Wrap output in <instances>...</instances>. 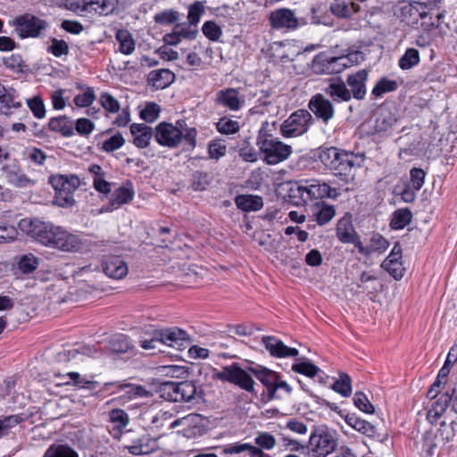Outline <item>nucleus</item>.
I'll use <instances>...</instances> for the list:
<instances>
[{
    "mask_svg": "<svg viewBox=\"0 0 457 457\" xmlns=\"http://www.w3.org/2000/svg\"><path fill=\"white\" fill-rule=\"evenodd\" d=\"M312 123V114L306 110L299 109L282 122L280 133L285 138L297 137L305 134Z\"/></svg>",
    "mask_w": 457,
    "mask_h": 457,
    "instance_id": "7",
    "label": "nucleus"
},
{
    "mask_svg": "<svg viewBox=\"0 0 457 457\" xmlns=\"http://www.w3.org/2000/svg\"><path fill=\"white\" fill-rule=\"evenodd\" d=\"M109 384H106L108 386ZM111 386H115L116 389L113 391L116 394H120V397L126 400H133L137 398H145L151 396V393L141 385H135L130 383H112Z\"/></svg>",
    "mask_w": 457,
    "mask_h": 457,
    "instance_id": "23",
    "label": "nucleus"
},
{
    "mask_svg": "<svg viewBox=\"0 0 457 457\" xmlns=\"http://www.w3.org/2000/svg\"><path fill=\"white\" fill-rule=\"evenodd\" d=\"M248 370L267 387L268 393L276 383L278 375L277 372L261 365L248 367Z\"/></svg>",
    "mask_w": 457,
    "mask_h": 457,
    "instance_id": "34",
    "label": "nucleus"
},
{
    "mask_svg": "<svg viewBox=\"0 0 457 457\" xmlns=\"http://www.w3.org/2000/svg\"><path fill=\"white\" fill-rule=\"evenodd\" d=\"M276 121L262 123L257 136L256 144L262 160L269 165H275L289 158L292 147L273 136Z\"/></svg>",
    "mask_w": 457,
    "mask_h": 457,
    "instance_id": "3",
    "label": "nucleus"
},
{
    "mask_svg": "<svg viewBox=\"0 0 457 457\" xmlns=\"http://www.w3.org/2000/svg\"><path fill=\"white\" fill-rule=\"evenodd\" d=\"M181 381H167L160 386L159 393L162 398L169 402L181 403Z\"/></svg>",
    "mask_w": 457,
    "mask_h": 457,
    "instance_id": "36",
    "label": "nucleus"
},
{
    "mask_svg": "<svg viewBox=\"0 0 457 457\" xmlns=\"http://www.w3.org/2000/svg\"><path fill=\"white\" fill-rule=\"evenodd\" d=\"M49 183L55 191L54 203L62 208L71 207L75 204L74 193L80 185L76 175H52Z\"/></svg>",
    "mask_w": 457,
    "mask_h": 457,
    "instance_id": "5",
    "label": "nucleus"
},
{
    "mask_svg": "<svg viewBox=\"0 0 457 457\" xmlns=\"http://www.w3.org/2000/svg\"><path fill=\"white\" fill-rule=\"evenodd\" d=\"M115 38L119 43V51L121 54L129 55L135 51V40L132 34L128 29H118L115 34Z\"/></svg>",
    "mask_w": 457,
    "mask_h": 457,
    "instance_id": "39",
    "label": "nucleus"
},
{
    "mask_svg": "<svg viewBox=\"0 0 457 457\" xmlns=\"http://www.w3.org/2000/svg\"><path fill=\"white\" fill-rule=\"evenodd\" d=\"M130 132L134 137V145L138 148L148 146L154 137V129L144 123H133L130 126Z\"/></svg>",
    "mask_w": 457,
    "mask_h": 457,
    "instance_id": "28",
    "label": "nucleus"
},
{
    "mask_svg": "<svg viewBox=\"0 0 457 457\" xmlns=\"http://www.w3.org/2000/svg\"><path fill=\"white\" fill-rule=\"evenodd\" d=\"M103 271L106 276L114 279H121L128 273L126 262L119 256H105L102 262Z\"/></svg>",
    "mask_w": 457,
    "mask_h": 457,
    "instance_id": "21",
    "label": "nucleus"
},
{
    "mask_svg": "<svg viewBox=\"0 0 457 457\" xmlns=\"http://www.w3.org/2000/svg\"><path fill=\"white\" fill-rule=\"evenodd\" d=\"M29 225L28 233L41 245L63 252H78L83 246L79 236L51 222L34 220H21V226Z\"/></svg>",
    "mask_w": 457,
    "mask_h": 457,
    "instance_id": "1",
    "label": "nucleus"
},
{
    "mask_svg": "<svg viewBox=\"0 0 457 457\" xmlns=\"http://www.w3.org/2000/svg\"><path fill=\"white\" fill-rule=\"evenodd\" d=\"M48 128L50 130L59 132L64 137H71L74 134L72 123L65 116L51 118Z\"/></svg>",
    "mask_w": 457,
    "mask_h": 457,
    "instance_id": "41",
    "label": "nucleus"
},
{
    "mask_svg": "<svg viewBox=\"0 0 457 457\" xmlns=\"http://www.w3.org/2000/svg\"><path fill=\"white\" fill-rule=\"evenodd\" d=\"M312 69L318 74H333L330 57L324 54H319L314 57Z\"/></svg>",
    "mask_w": 457,
    "mask_h": 457,
    "instance_id": "47",
    "label": "nucleus"
},
{
    "mask_svg": "<svg viewBox=\"0 0 457 457\" xmlns=\"http://www.w3.org/2000/svg\"><path fill=\"white\" fill-rule=\"evenodd\" d=\"M269 20L270 26L275 29L294 30L299 26L295 12L287 8H280L271 12Z\"/></svg>",
    "mask_w": 457,
    "mask_h": 457,
    "instance_id": "14",
    "label": "nucleus"
},
{
    "mask_svg": "<svg viewBox=\"0 0 457 457\" xmlns=\"http://www.w3.org/2000/svg\"><path fill=\"white\" fill-rule=\"evenodd\" d=\"M204 35L212 41H218L222 35V30L214 21H208L203 24Z\"/></svg>",
    "mask_w": 457,
    "mask_h": 457,
    "instance_id": "60",
    "label": "nucleus"
},
{
    "mask_svg": "<svg viewBox=\"0 0 457 457\" xmlns=\"http://www.w3.org/2000/svg\"><path fill=\"white\" fill-rule=\"evenodd\" d=\"M337 237L344 244H353L356 248L361 238L354 230L349 217H343L337 225Z\"/></svg>",
    "mask_w": 457,
    "mask_h": 457,
    "instance_id": "22",
    "label": "nucleus"
},
{
    "mask_svg": "<svg viewBox=\"0 0 457 457\" xmlns=\"http://www.w3.org/2000/svg\"><path fill=\"white\" fill-rule=\"evenodd\" d=\"M213 377L222 381L230 382L247 392L254 391L255 382L249 370H243L237 363L223 367L221 370L215 371Z\"/></svg>",
    "mask_w": 457,
    "mask_h": 457,
    "instance_id": "8",
    "label": "nucleus"
},
{
    "mask_svg": "<svg viewBox=\"0 0 457 457\" xmlns=\"http://www.w3.org/2000/svg\"><path fill=\"white\" fill-rule=\"evenodd\" d=\"M157 337H160L162 345L181 350L189 343L190 337L187 333L178 328H170L157 330Z\"/></svg>",
    "mask_w": 457,
    "mask_h": 457,
    "instance_id": "16",
    "label": "nucleus"
},
{
    "mask_svg": "<svg viewBox=\"0 0 457 457\" xmlns=\"http://www.w3.org/2000/svg\"><path fill=\"white\" fill-rule=\"evenodd\" d=\"M343 150L337 147H328L321 149L319 154L320 161L329 170H333L337 164L340 154Z\"/></svg>",
    "mask_w": 457,
    "mask_h": 457,
    "instance_id": "44",
    "label": "nucleus"
},
{
    "mask_svg": "<svg viewBox=\"0 0 457 457\" xmlns=\"http://www.w3.org/2000/svg\"><path fill=\"white\" fill-rule=\"evenodd\" d=\"M436 434L444 445L453 441L455 436L454 424H447L445 421L441 422Z\"/></svg>",
    "mask_w": 457,
    "mask_h": 457,
    "instance_id": "64",
    "label": "nucleus"
},
{
    "mask_svg": "<svg viewBox=\"0 0 457 457\" xmlns=\"http://www.w3.org/2000/svg\"><path fill=\"white\" fill-rule=\"evenodd\" d=\"M397 83L395 80L388 79L387 78L380 79L372 89V95L376 97H380L384 94L395 91Z\"/></svg>",
    "mask_w": 457,
    "mask_h": 457,
    "instance_id": "48",
    "label": "nucleus"
},
{
    "mask_svg": "<svg viewBox=\"0 0 457 457\" xmlns=\"http://www.w3.org/2000/svg\"><path fill=\"white\" fill-rule=\"evenodd\" d=\"M135 195V190L131 181L127 180L118 187L112 195L109 205L112 210L119 208L122 204L131 202Z\"/></svg>",
    "mask_w": 457,
    "mask_h": 457,
    "instance_id": "26",
    "label": "nucleus"
},
{
    "mask_svg": "<svg viewBox=\"0 0 457 457\" xmlns=\"http://www.w3.org/2000/svg\"><path fill=\"white\" fill-rule=\"evenodd\" d=\"M309 442L312 453L317 457H326L337 445L335 434L328 431L312 434Z\"/></svg>",
    "mask_w": 457,
    "mask_h": 457,
    "instance_id": "10",
    "label": "nucleus"
},
{
    "mask_svg": "<svg viewBox=\"0 0 457 457\" xmlns=\"http://www.w3.org/2000/svg\"><path fill=\"white\" fill-rule=\"evenodd\" d=\"M37 266L38 259L32 253L21 255L17 262V268L23 274L32 273Z\"/></svg>",
    "mask_w": 457,
    "mask_h": 457,
    "instance_id": "46",
    "label": "nucleus"
},
{
    "mask_svg": "<svg viewBox=\"0 0 457 457\" xmlns=\"http://www.w3.org/2000/svg\"><path fill=\"white\" fill-rule=\"evenodd\" d=\"M325 93L331 96L335 102H349L352 95L345 82L340 79H330L328 85L325 88Z\"/></svg>",
    "mask_w": 457,
    "mask_h": 457,
    "instance_id": "25",
    "label": "nucleus"
},
{
    "mask_svg": "<svg viewBox=\"0 0 457 457\" xmlns=\"http://www.w3.org/2000/svg\"><path fill=\"white\" fill-rule=\"evenodd\" d=\"M452 403V409L457 414V390L453 389L452 393L448 392L441 395L439 398L433 403L432 407L428 411L427 418L433 423L436 422L446 411L449 403Z\"/></svg>",
    "mask_w": 457,
    "mask_h": 457,
    "instance_id": "15",
    "label": "nucleus"
},
{
    "mask_svg": "<svg viewBox=\"0 0 457 457\" xmlns=\"http://www.w3.org/2000/svg\"><path fill=\"white\" fill-rule=\"evenodd\" d=\"M427 6L420 2L403 3L399 9L400 16L407 25H416L427 16Z\"/></svg>",
    "mask_w": 457,
    "mask_h": 457,
    "instance_id": "18",
    "label": "nucleus"
},
{
    "mask_svg": "<svg viewBox=\"0 0 457 457\" xmlns=\"http://www.w3.org/2000/svg\"><path fill=\"white\" fill-rule=\"evenodd\" d=\"M262 343L266 350L273 357L287 358L295 357L298 354L296 348L287 346L280 339L275 337L265 336L262 337Z\"/></svg>",
    "mask_w": 457,
    "mask_h": 457,
    "instance_id": "20",
    "label": "nucleus"
},
{
    "mask_svg": "<svg viewBox=\"0 0 457 457\" xmlns=\"http://www.w3.org/2000/svg\"><path fill=\"white\" fill-rule=\"evenodd\" d=\"M124 449L132 455H147L159 449L158 438L152 437L149 434H142L130 439Z\"/></svg>",
    "mask_w": 457,
    "mask_h": 457,
    "instance_id": "12",
    "label": "nucleus"
},
{
    "mask_svg": "<svg viewBox=\"0 0 457 457\" xmlns=\"http://www.w3.org/2000/svg\"><path fill=\"white\" fill-rule=\"evenodd\" d=\"M356 156L350 152L344 151L340 154L336 167L332 170L335 174L339 176L345 183L353 180L354 178L353 169L356 166Z\"/></svg>",
    "mask_w": 457,
    "mask_h": 457,
    "instance_id": "19",
    "label": "nucleus"
},
{
    "mask_svg": "<svg viewBox=\"0 0 457 457\" xmlns=\"http://www.w3.org/2000/svg\"><path fill=\"white\" fill-rule=\"evenodd\" d=\"M160 112L161 107L157 104L150 102L140 112V118L146 122L152 123L159 118Z\"/></svg>",
    "mask_w": 457,
    "mask_h": 457,
    "instance_id": "56",
    "label": "nucleus"
},
{
    "mask_svg": "<svg viewBox=\"0 0 457 457\" xmlns=\"http://www.w3.org/2000/svg\"><path fill=\"white\" fill-rule=\"evenodd\" d=\"M339 413L342 412V411H338ZM342 417H344L345 421L348 426L353 428L354 430L358 431L359 433L369 436L373 437L376 434V427L371 424L370 422L361 419L360 417L356 416L355 414H340Z\"/></svg>",
    "mask_w": 457,
    "mask_h": 457,
    "instance_id": "31",
    "label": "nucleus"
},
{
    "mask_svg": "<svg viewBox=\"0 0 457 457\" xmlns=\"http://www.w3.org/2000/svg\"><path fill=\"white\" fill-rule=\"evenodd\" d=\"M42 457H79L78 452L68 444H52Z\"/></svg>",
    "mask_w": 457,
    "mask_h": 457,
    "instance_id": "37",
    "label": "nucleus"
},
{
    "mask_svg": "<svg viewBox=\"0 0 457 457\" xmlns=\"http://www.w3.org/2000/svg\"><path fill=\"white\" fill-rule=\"evenodd\" d=\"M101 106L108 112L118 113L120 105L119 101L107 92H103L99 99Z\"/></svg>",
    "mask_w": 457,
    "mask_h": 457,
    "instance_id": "54",
    "label": "nucleus"
},
{
    "mask_svg": "<svg viewBox=\"0 0 457 457\" xmlns=\"http://www.w3.org/2000/svg\"><path fill=\"white\" fill-rule=\"evenodd\" d=\"M420 62V52L415 48H407L398 61V66L403 71H408L417 66Z\"/></svg>",
    "mask_w": 457,
    "mask_h": 457,
    "instance_id": "43",
    "label": "nucleus"
},
{
    "mask_svg": "<svg viewBox=\"0 0 457 457\" xmlns=\"http://www.w3.org/2000/svg\"><path fill=\"white\" fill-rule=\"evenodd\" d=\"M312 207V216L315 217L316 221L320 225L327 224L334 218L336 214L335 208L332 205L317 202V204Z\"/></svg>",
    "mask_w": 457,
    "mask_h": 457,
    "instance_id": "42",
    "label": "nucleus"
},
{
    "mask_svg": "<svg viewBox=\"0 0 457 457\" xmlns=\"http://www.w3.org/2000/svg\"><path fill=\"white\" fill-rule=\"evenodd\" d=\"M308 107L317 119L321 120L326 124L335 116V108L332 102L322 94L312 96Z\"/></svg>",
    "mask_w": 457,
    "mask_h": 457,
    "instance_id": "13",
    "label": "nucleus"
},
{
    "mask_svg": "<svg viewBox=\"0 0 457 457\" xmlns=\"http://www.w3.org/2000/svg\"><path fill=\"white\" fill-rule=\"evenodd\" d=\"M332 389L344 397H347L352 393V381L347 374H340L339 378L334 382Z\"/></svg>",
    "mask_w": 457,
    "mask_h": 457,
    "instance_id": "49",
    "label": "nucleus"
},
{
    "mask_svg": "<svg viewBox=\"0 0 457 457\" xmlns=\"http://www.w3.org/2000/svg\"><path fill=\"white\" fill-rule=\"evenodd\" d=\"M180 399L181 403L195 405L202 399V391L193 380L181 381Z\"/></svg>",
    "mask_w": 457,
    "mask_h": 457,
    "instance_id": "33",
    "label": "nucleus"
},
{
    "mask_svg": "<svg viewBox=\"0 0 457 457\" xmlns=\"http://www.w3.org/2000/svg\"><path fill=\"white\" fill-rule=\"evenodd\" d=\"M179 12L172 9H169L156 13L154 19V21L158 24L169 25L176 22L179 20Z\"/></svg>",
    "mask_w": 457,
    "mask_h": 457,
    "instance_id": "61",
    "label": "nucleus"
},
{
    "mask_svg": "<svg viewBox=\"0 0 457 457\" xmlns=\"http://www.w3.org/2000/svg\"><path fill=\"white\" fill-rule=\"evenodd\" d=\"M287 195L294 205L314 206L320 200L336 198L338 194L336 188L319 179H302L288 184Z\"/></svg>",
    "mask_w": 457,
    "mask_h": 457,
    "instance_id": "2",
    "label": "nucleus"
},
{
    "mask_svg": "<svg viewBox=\"0 0 457 457\" xmlns=\"http://www.w3.org/2000/svg\"><path fill=\"white\" fill-rule=\"evenodd\" d=\"M16 32L20 37H37L46 29V22L34 15L25 14L15 20Z\"/></svg>",
    "mask_w": 457,
    "mask_h": 457,
    "instance_id": "9",
    "label": "nucleus"
},
{
    "mask_svg": "<svg viewBox=\"0 0 457 457\" xmlns=\"http://www.w3.org/2000/svg\"><path fill=\"white\" fill-rule=\"evenodd\" d=\"M215 103L232 112H237L245 105V96L240 88L227 87L219 90L215 95Z\"/></svg>",
    "mask_w": 457,
    "mask_h": 457,
    "instance_id": "11",
    "label": "nucleus"
},
{
    "mask_svg": "<svg viewBox=\"0 0 457 457\" xmlns=\"http://www.w3.org/2000/svg\"><path fill=\"white\" fill-rule=\"evenodd\" d=\"M62 383L65 385H73L81 388L88 387L91 382L84 378H81L78 372H68L62 376Z\"/></svg>",
    "mask_w": 457,
    "mask_h": 457,
    "instance_id": "62",
    "label": "nucleus"
},
{
    "mask_svg": "<svg viewBox=\"0 0 457 457\" xmlns=\"http://www.w3.org/2000/svg\"><path fill=\"white\" fill-rule=\"evenodd\" d=\"M204 12V5L203 2L195 1L188 9L187 20L190 25L196 27L200 21L201 16Z\"/></svg>",
    "mask_w": 457,
    "mask_h": 457,
    "instance_id": "58",
    "label": "nucleus"
},
{
    "mask_svg": "<svg viewBox=\"0 0 457 457\" xmlns=\"http://www.w3.org/2000/svg\"><path fill=\"white\" fill-rule=\"evenodd\" d=\"M202 421V416L196 413H190L182 418L175 420L171 424L170 428H175L177 427H184V435L189 436V429L194 428L201 431V428L198 424Z\"/></svg>",
    "mask_w": 457,
    "mask_h": 457,
    "instance_id": "38",
    "label": "nucleus"
},
{
    "mask_svg": "<svg viewBox=\"0 0 457 457\" xmlns=\"http://www.w3.org/2000/svg\"><path fill=\"white\" fill-rule=\"evenodd\" d=\"M422 449L429 456H432L435 450L442 444L437 434L431 431L426 432L422 436Z\"/></svg>",
    "mask_w": 457,
    "mask_h": 457,
    "instance_id": "51",
    "label": "nucleus"
},
{
    "mask_svg": "<svg viewBox=\"0 0 457 457\" xmlns=\"http://www.w3.org/2000/svg\"><path fill=\"white\" fill-rule=\"evenodd\" d=\"M292 370L309 378H313L320 371L319 367L307 360L293 364Z\"/></svg>",
    "mask_w": 457,
    "mask_h": 457,
    "instance_id": "52",
    "label": "nucleus"
},
{
    "mask_svg": "<svg viewBox=\"0 0 457 457\" xmlns=\"http://www.w3.org/2000/svg\"><path fill=\"white\" fill-rule=\"evenodd\" d=\"M96 99L95 90L91 87H87L84 93L77 95L73 102L79 108L89 107Z\"/></svg>",
    "mask_w": 457,
    "mask_h": 457,
    "instance_id": "53",
    "label": "nucleus"
},
{
    "mask_svg": "<svg viewBox=\"0 0 457 457\" xmlns=\"http://www.w3.org/2000/svg\"><path fill=\"white\" fill-rule=\"evenodd\" d=\"M369 71L365 69L349 74L346 78V87H350L352 98L363 100L367 95L366 82L368 80Z\"/></svg>",
    "mask_w": 457,
    "mask_h": 457,
    "instance_id": "17",
    "label": "nucleus"
},
{
    "mask_svg": "<svg viewBox=\"0 0 457 457\" xmlns=\"http://www.w3.org/2000/svg\"><path fill=\"white\" fill-rule=\"evenodd\" d=\"M227 146L222 139H213L208 144V154L211 159L219 160L226 154Z\"/></svg>",
    "mask_w": 457,
    "mask_h": 457,
    "instance_id": "55",
    "label": "nucleus"
},
{
    "mask_svg": "<svg viewBox=\"0 0 457 457\" xmlns=\"http://www.w3.org/2000/svg\"><path fill=\"white\" fill-rule=\"evenodd\" d=\"M197 130L195 128H187L184 120H179L176 125L169 122H161L154 128V139L162 146L168 148L178 147L184 140L187 148L194 149L196 145Z\"/></svg>",
    "mask_w": 457,
    "mask_h": 457,
    "instance_id": "4",
    "label": "nucleus"
},
{
    "mask_svg": "<svg viewBox=\"0 0 457 457\" xmlns=\"http://www.w3.org/2000/svg\"><path fill=\"white\" fill-rule=\"evenodd\" d=\"M109 420L117 428H123L129 424L128 414L120 409H115L110 411Z\"/></svg>",
    "mask_w": 457,
    "mask_h": 457,
    "instance_id": "63",
    "label": "nucleus"
},
{
    "mask_svg": "<svg viewBox=\"0 0 457 457\" xmlns=\"http://www.w3.org/2000/svg\"><path fill=\"white\" fill-rule=\"evenodd\" d=\"M119 0H66L68 10L80 14L107 16L117 9Z\"/></svg>",
    "mask_w": 457,
    "mask_h": 457,
    "instance_id": "6",
    "label": "nucleus"
},
{
    "mask_svg": "<svg viewBox=\"0 0 457 457\" xmlns=\"http://www.w3.org/2000/svg\"><path fill=\"white\" fill-rule=\"evenodd\" d=\"M361 7L359 4L345 1H336L330 6L332 13L339 18H349L352 15L357 13Z\"/></svg>",
    "mask_w": 457,
    "mask_h": 457,
    "instance_id": "40",
    "label": "nucleus"
},
{
    "mask_svg": "<svg viewBox=\"0 0 457 457\" xmlns=\"http://www.w3.org/2000/svg\"><path fill=\"white\" fill-rule=\"evenodd\" d=\"M175 80V74L168 69L151 71L147 77L148 84L155 89H164Z\"/></svg>",
    "mask_w": 457,
    "mask_h": 457,
    "instance_id": "30",
    "label": "nucleus"
},
{
    "mask_svg": "<svg viewBox=\"0 0 457 457\" xmlns=\"http://www.w3.org/2000/svg\"><path fill=\"white\" fill-rule=\"evenodd\" d=\"M216 129L220 134L230 135L237 133L240 129V125L237 120L228 117H222L216 123Z\"/></svg>",
    "mask_w": 457,
    "mask_h": 457,
    "instance_id": "50",
    "label": "nucleus"
},
{
    "mask_svg": "<svg viewBox=\"0 0 457 457\" xmlns=\"http://www.w3.org/2000/svg\"><path fill=\"white\" fill-rule=\"evenodd\" d=\"M237 208L245 212H256L262 208V197L253 195H239L235 198Z\"/></svg>",
    "mask_w": 457,
    "mask_h": 457,
    "instance_id": "35",
    "label": "nucleus"
},
{
    "mask_svg": "<svg viewBox=\"0 0 457 457\" xmlns=\"http://www.w3.org/2000/svg\"><path fill=\"white\" fill-rule=\"evenodd\" d=\"M21 106V104L17 100L15 90L8 89L0 84V112L8 115L12 109H18Z\"/></svg>",
    "mask_w": 457,
    "mask_h": 457,
    "instance_id": "32",
    "label": "nucleus"
},
{
    "mask_svg": "<svg viewBox=\"0 0 457 457\" xmlns=\"http://www.w3.org/2000/svg\"><path fill=\"white\" fill-rule=\"evenodd\" d=\"M4 174L7 183L15 187H27L35 183L34 180L16 166H5L4 168Z\"/></svg>",
    "mask_w": 457,
    "mask_h": 457,
    "instance_id": "27",
    "label": "nucleus"
},
{
    "mask_svg": "<svg viewBox=\"0 0 457 457\" xmlns=\"http://www.w3.org/2000/svg\"><path fill=\"white\" fill-rule=\"evenodd\" d=\"M411 218L412 213L409 209H398L393 213L390 226L393 229H402L411 222Z\"/></svg>",
    "mask_w": 457,
    "mask_h": 457,
    "instance_id": "45",
    "label": "nucleus"
},
{
    "mask_svg": "<svg viewBox=\"0 0 457 457\" xmlns=\"http://www.w3.org/2000/svg\"><path fill=\"white\" fill-rule=\"evenodd\" d=\"M388 246V241L380 234L376 233L371 236L368 245H364L360 240L357 245V250L362 255L369 256L373 253H384Z\"/></svg>",
    "mask_w": 457,
    "mask_h": 457,
    "instance_id": "29",
    "label": "nucleus"
},
{
    "mask_svg": "<svg viewBox=\"0 0 457 457\" xmlns=\"http://www.w3.org/2000/svg\"><path fill=\"white\" fill-rule=\"evenodd\" d=\"M26 102L28 107L36 118L43 119L46 117L45 104L40 96H33L32 98L27 99Z\"/></svg>",
    "mask_w": 457,
    "mask_h": 457,
    "instance_id": "57",
    "label": "nucleus"
},
{
    "mask_svg": "<svg viewBox=\"0 0 457 457\" xmlns=\"http://www.w3.org/2000/svg\"><path fill=\"white\" fill-rule=\"evenodd\" d=\"M23 419L20 415H10L0 420V438L9 434L10 430L21 423Z\"/></svg>",
    "mask_w": 457,
    "mask_h": 457,
    "instance_id": "59",
    "label": "nucleus"
},
{
    "mask_svg": "<svg viewBox=\"0 0 457 457\" xmlns=\"http://www.w3.org/2000/svg\"><path fill=\"white\" fill-rule=\"evenodd\" d=\"M224 454H244V456L249 457H269L268 454L264 453L259 447L253 446L248 443L237 442L229 444L221 448Z\"/></svg>",
    "mask_w": 457,
    "mask_h": 457,
    "instance_id": "24",
    "label": "nucleus"
}]
</instances>
